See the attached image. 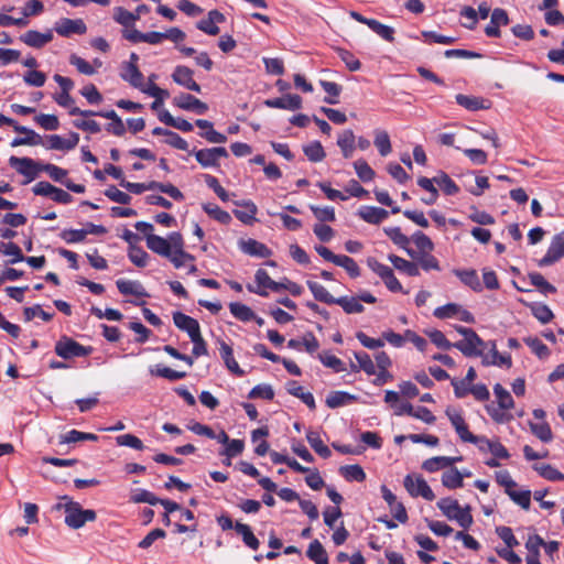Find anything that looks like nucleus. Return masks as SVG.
<instances>
[{"mask_svg": "<svg viewBox=\"0 0 564 564\" xmlns=\"http://www.w3.org/2000/svg\"><path fill=\"white\" fill-rule=\"evenodd\" d=\"M55 32L64 37H69L73 34H85L87 26L82 19L62 18L55 22Z\"/></svg>", "mask_w": 564, "mask_h": 564, "instance_id": "nucleus-10", "label": "nucleus"}, {"mask_svg": "<svg viewBox=\"0 0 564 564\" xmlns=\"http://www.w3.org/2000/svg\"><path fill=\"white\" fill-rule=\"evenodd\" d=\"M356 174L362 182H369L375 177V171L371 166L362 159L354 162Z\"/></svg>", "mask_w": 564, "mask_h": 564, "instance_id": "nucleus-64", "label": "nucleus"}, {"mask_svg": "<svg viewBox=\"0 0 564 564\" xmlns=\"http://www.w3.org/2000/svg\"><path fill=\"white\" fill-rule=\"evenodd\" d=\"M531 312L532 315L542 324L550 323L554 317V314L551 311V308L547 305L541 303L532 304Z\"/></svg>", "mask_w": 564, "mask_h": 564, "instance_id": "nucleus-61", "label": "nucleus"}, {"mask_svg": "<svg viewBox=\"0 0 564 564\" xmlns=\"http://www.w3.org/2000/svg\"><path fill=\"white\" fill-rule=\"evenodd\" d=\"M238 247L241 252L250 257L269 258L272 254V251L264 243L252 238L240 239Z\"/></svg>", "mask_w": 564, "mask_h": 564, "instance_id": "nucleus-16", "label": "nucleus"}, {"mask_svg": "<svg viewBox=\"0 0 564 564\" xmlns=\"http://www.w3.org/2000/svg\"><path fill=\"white\" fill-rule=\"evenodd\" d=\"M203 209L206 214L213 217L215 220L220 224L228 225L231 221V216L228 212L221 209L216 204H205Z\"/></svg>", "mask_w": 564, "mask_h": 564, "instance_id": "nucleus-52", "label": "nucleus"}, {"mask_svg": "<svg viewBox=\"0 0 564 564\" xmlns=\"http://www.w3.org/2000/svg\"><path fill=\"white\" fill-rule=\"evenodd\" d=\"M357 215L368 224L378 225L388 218L389 213L376 206H361Z\"/></svg>", "mask_w": 564, "mask_h": 564, "instance_id": "nucleus-28", "label": "nucleus"}, {"mask_svg": "<svg viewBox=\"0 0 564 564\" xmlns=\"http://www.w3.org/2000/svg\"><path fill=\"white\" fill-rule=\"evenodd\" d=\"M375 140L373 143L378 149L381 156H387L392 151V145L390 141L389 133L382 129H376L373 131Z\"/></svg>", "mask_w": 564, "mask_h": 564, "instance_id": "nucleus-38", "label": "nucleus"}, {"mask_svg": "<svg viewBox=\"0 0 564 564\" xmlns=\"http://www.w3.org/2000/svg\"><path fill=\"white\" fill-rule=\"evenodd\" d=\"M369 29L388 42L394 41V30L389 25L382 24L381 22L372 19L370 20Z\"/></svg>", "mask_w": 564, "mask_h": 564, "instance_id": "nucleus-62", "label": "nucleus"}, {"mask_svg": "<svg viewBox=\"0 0 564 564\" xmlns=\"http://www.w3.org/2000/svg\"><path fill=\"white\" fill-rule=\"evenodd\" d=\"M173 104L180 109L194 111L197 115H204L208 110L207 104L200 101L193 95L181 94L173 99Z\"/></svg>", "mask_w": 564, "mask_h": 564, "instance_id": "nucleus-15", "label": "nucleus"}, {"mask_svg": "<svg viewBox=\"0 0 564 564\" xmlns=\"http://www.w3.org/2000/svg\"><path fill=\"white\" fill-rule=\"evenodd\" d=\"M354 356L358 362V369L365 371L368 376L376 375V365L367 352L356 351Z\"/></svg>", "mask_w": 564, "mask_h": 564, "instance_id": "nucleus-58", "label": "nucleus"}, {"mask_svg": "<svg viewBox=\"0 0 564 564\" xmlns=\"http://www.w3.org/2000/svg\"><path fill=\"white\" fill-rule=\"evenodd\" d=\"M98 436L93 433H85L77 430H70L67 433L61 435V443H76L80 441H97Z\"/></svg>", "mask_w": 564, "mask_h": 564, "instance_id": "nucleus-49", "label": "nucleus"}, {"mask_svg": "<svg viewBox=\"0 0 564 564\" xmlns=\"http://www.w3.org/2000/svg\"><path fill=\"white\" fill-rule=\"evenodd\" d=\"M531 432L542 442L549 443L553 440V433L550 425L546 422L533 423L530 422Z\"/></svg>", "mask_w": 564, "mask_h": 564, "instance_id": "nucleus-54", "label": "nucleus"}, {"mask_svg": "<svg viewBox=\"0 0 564 564\" xmlns=\"http://www.w3.org/2000/svg\"><path fill=\"white\" fill-rule=\"evenodd\" d=\"M455 99L459 106L470 111L489 108L488 101L479 97L458 94Z\"/></svg>", "mask_w": 564, "mask_h": 564, "instance_id": "nucleus-35", "label": "nucleus"}, {"mask_svg": "<svg viewBox=\"0 0 564 564\" xmlns=\"http://www.w3.org/2000/svg\"><path fill=\"white\" fill-rule=\"evenodd\" d=\"M442 484L448 489H456L463 487L464 474L456 468H449L442 475Z\"/></svg>", "mask_w": 564, "mask_h": 564, "instance_id": "nucleus-37", "label": "nucleus"}, {"mask_svg": "<svg viewBox=\"0 0 564 564\" xmlns=\"http://www.w3.org/2000/svg\"><path fill=\"white\" fill-rule=\"evenodd\" d=\"M224 21L225 15L223 13L217 10H212L208 12L207 18L197 22L196 26L208 35H217L219 33L218 23H223Z\"/></svg>", "mask_w": 564, "mask_h": 564, "instance_id": "nucleus-24", "label": "nucleus"}, {"mask_svg": "<svg viewBox=\"0 0 564 564\" xmlns=\"http://www.w3.org/2000/svg\"><path fill=\"white\" fill-rule=\"evenodd\" d=\"M113 20L126 29H130L139 20V14H134L122 7H116L113 9Z\"/></svg>", "mask_w": 564, "mask_h": 564, "instance_id": "nucleus-44", "label": "nucleus"}, {"mask_svg": "<svg viewBox=\"0 0 564 564\" xmlns=\"http://www.w3.org/2000/svg\"><path fill=\"white\" fill-rule=\"evenodd\" d=\"M130 500L134 503H149L151 506H155L159 503L160 498L147 489L139 488L131 492Z\"/></svg>", "mask_w": 564, "mask_h": 564, "instance_id": "nucleus-50", "label": "nucleus"}, {"mask_svg": "<svg viewBox=\"0 0 564 564\" xmlns=\"http://www.w3.org/2000/svg\"><path fill=\"white\" fill-rule=\"evenodd\" d=\"M254 281L257 285L248 284L247 289L251 293H256L260 296H267L268 291L272 290V288H278L276 282L273 281L268 272L263 269H259L254 274Z\"/></svg>", "mask_w": 564, "mask_h": 564, "instance_id": "nucleus-18", "label": "nucleus"}, {"mask_svg": "<svg viewBox=\"0 0 564 564\" xmlns=\"http://www.w3.org/2000/svg\"><path fill=\"white\" fill-rule=\"evenodd\" d=\"M55 352L63 359H70L74 357H85L91 352V347H85L74 339L63 336L56 341Z\"/></svg>", "mask_w": 564, "mask_h": 564, "instance_id": "nucleus-4", "label": "nucleus"}, {"mask_svg": "<svg viewBox=\"0 0 564 564\" xmlns=\"http://www.w3.org/2000/svg\"><path fill=\"white\" fill-rule=\"evenodd\" d=\"M306 284L315 300L326 304H335L336 297H334L322 284L315 281H307Z\"/></svg>", "mask_w": 564, "mask_h": 564, "instance_id": "nucleus-43", "label": "nucleus"}, {"mask_svg": "<svg viewBox=\"0 0 564 564\" xmlns=\"http://www.w3.org/2000/svg\"><path fill=\"white\" fill-rule=\"evenodd\" d=\"M235 204L238 207L234 210L235 217L245 225H252L256 221V215L258 213L256 204L249 199L239 200Z\"/></svg>", "mask_w": 564, "mask_h": 564, "instance_id": "nucleus-21", "label": "nucleus"}, {"mask_svg": "<svg viewBox=\"0 0 564 564\" xmlns=\"http://www.w3.org/2000/svg\"><path fill=\"white\" fill-rule=\"evenodd\" d=\"M172 239L174 249L167 256V259L173 263L174 268H185L188 262H194L195 258L184 250L183 236H173Z\"/></svg>", "mask_w": 564, "mask_h": 564, "instance_id": "nucleus-11", "label": "nucleus"}, {"mask_svg": "<svg viewBox=\"0 0 564 564\" xmlns=\"http://www.w3.org/2000/svg\"><path fill=\"white\" fill-rule=\"evenodd\" d=\"M79 142V135L76 132H72L68 138H62L58 134H53L47 138V149L51 150H72Z\"/></svg>", "mask_w": 564, "mask_h": 564, "instance_id": "nucleus-27", "label": "nucleus"}, {"mask_svg": "<svg viewBox=\"0 0 564 564\" xmlns=\"http://www.w3.org/2000/svg\"><path fill=\"white\" fill-rule=\"evenodd\" d=\"M12 127H13L14 131L21 133V137H23V138H14L10 143L12 148L20 147V145H37L42 142L41 135L37 134L32 129L24 127V126H20L17 122H14L12 124Z\"/></svg>", "mask_w": 564, "mask_h": 564, "instance_id": "nucleus-20", "label": "nucleus"}, {"mask_svg": "<svg viewBox=\"0 0 564 564\" xmlns=\"http://www.w3.org/2000/svg\"><path fill=\"white\" fill-rule=\"evenodd\" d=\"M456 332L463 336L462 340L453 344L465 357H479L485 350V344L478 334L473 329L464 326H456Z\"/></svg>", "mask_w": 564, "mask_h": 564, "instance_id": "nucleus-1", "label": "nucleus"}, {"mask_svg": "<svg viewBox=\"0 0 564 564\" xmlns=\"http://www.w3.org/2000/svg\"><path fill=\"white\" fill-rule=\"evenodd\" d=\"M303 151L311 162H321L326 155L323 145L318 141L304 145Z\"/></svg>", "mask_w": 564, "mask_h": 564, "instance_id": "nucleus-57", "label": "nucleus"}, {"mask_svg": "<svg viewBox=\"0 0 564 564\" xmlns=\"http://www.w3.org/2000/svg\"><path fill=\"white\" fill-rule=\"evenodd\" d=\"M194 72L187 66L184 65H177L174 68V72L172 73V79L177 85L195 91L200 93L202 88L194 80Z\"/></svg>", "mask_w": 564, "mask_h": 564, "instance_id": "nucleus-14", "label": "nucleus"}, {"mask_svg": "<svg viewBox=\"0 0 564 564\" xmlns=\"http://www.w3.org/2000/svg\"><path fill=\"white\" fill-rule=\"evenodd\" d=\"M317 357L325 367L333 369L335 372H343L346 370L345 364L329 352L323 351L318 354Z\"/></svg>", "mask_w": 564, "mask_h": 564, "instance_id": "nucleus-59", "label": "nucleus"}, {"mask_svg": "<svg viewBox=\"0 0 564 564\" xmlns=\"http://www.w3.org/2000/svg\"><path fill=\"white\" fill-rule=\"evenodd\" d=\"M120 77L133 88L142 87L143 74L134 65H121Z\"/></svg>", "mask_w": 564, "mask_h": 564, "instance_id": "nucleus-32", "label": "nucleus"}, {"mask_svg": "<svg viewBox=\"0 0 564 564\" xmlns=\"http://www.w3.org/2000/svg\"><path fill=\"white\" fill-rule=\"evenodd\" d=\"M389 260L397 270L405 273L409 276H417L420 274L419 265L415 262L405 260L395 254H390Z\"/></svg>", "mask_w": 564, "mask_h": 564, "instance_id": "nucleus-34", "label": "nucleus"}, {"mask_svg": "<svg viewBox=\"0 0 564 564\" xmlns=\"http://www.w3.org/2000/svg\"><path fill=\"white\" fill-rule=\"evenodd\" d=\"M322 88L329 95L324 101L329 105L338 104V97L341 93V86L334 82L321 80Z\"/></svg>", "mask_w": 564, "mask_h": 564, "instance_id": "nucleus-56", "label": "nucleus"}, {"mask_svg": "<svg viewBox=\"0 0 564 564\" xmlns=\"http://www.w3.org/2000/svg\"><path fill=\"white\" fill-rule=\"evenodd\" d=\"M509 18L505 9L497 8L492 11L490 22L485 29V33L489 37L500 36V26L507 25Z\"/></svg>", "mask_w": 564, "mask_h": 564, "instance_id": "nucleus-25", "label": "nucleus"}, {"mask_svg": "<svg viewBox=\"0 0 564 564\" xmlns=\"http://www.w3.org/2000/svg\"><path fill=\"white\" fill-rule=\"evenodd\" d=\"M564 257V230L556 234L551 241V245L545 256L539 261L540 267L551 265Z\"/></svg>", "mask_w": 564, "mask_h": 564, "instance_id": "nucleus-13", "label": "nucleus"}, {"mask_svg": "<svg viewBox=\"0 0 564 564\" xmlns=\"http://www.w3.org/2000/svg\"><path fill=\"white\" fill-rule=\"evenodd\" d=\"M462 456H435L423 462L422 468L429 473H435L441 469H449L455 463L462 462Z\"/></svg>", "mask_w": 564, "mask_h": 564, "instance_id": "nucleus-26", "label": "nucleus"}, {"mask_svg": "<svg viewBox=\"0 0 564 564\" xmlns=\"http://www.w3.org/2000/svg\"><path fill=\"white\" fill-rule=\"evenodd\" d=\"M229 310H230V313L237 319H239L241 322H249L254 318L253 311L249 306H247L242 303H238V302L230 303Z\"/></svg>", "mask_w": 564, "mask_h": 564, "instance_id": "nucleus-51", "label": "nucleus"}, {"mask_svg": "<svg viewBox=\"0 0 564 564\" xmlns=\"http://www.w3.org/2000/svg\"><path fill=\"white\" fill-rule=\"evenodd\" d=\"M288 392L303 401L310 409H315V399L311 392H305L303 387L296 381L288 383Z\"/></svg>", "mask_w": 564, "mask_h": 564, "instance_id": "nucleus-40", "label": "nucleus"}, {"mask_svg": "<svg viewBox=\"0 0 564 564\" xmlns=\"http://www.w3.org/2000/svg\"><path fill=\"white\" fill-rule=\"evenodd\" d=\"M355 141L356 137L352 130H345L338 135L337 145L339 147L345 159L352 156L355 151Z\"/></svg>", "mask_w": 564, "mask_h": 564, "instance_id": "nucleus-33", "label": "nucleus"}, {"mask_svg": "<svg viewBox=\"0 0 564 564\" xmlns=\"http://www.w3.org/2000/svg\"><path fill=\"white\" fill-rule=\"evenodd\" d=\"M194 155L197 162L205 169L207 167H218L219 161L223 158L228 156V152L225 148H209V149H200L194 151Z\"/></svg>", "mask_w": 564, "mask_h": 564, "instance_id": "nucleus-9", "label": "nucleus"}, {"mask_svg": "<svg viewBox=\"0 0 564 564\" xmlns=\"http://www.w3.org/2000/svg\"><path fill=\"white\" fill-rule=\"evenodd\" d=\"M529 279L531 284L540 290L544 295L550 293H555L556 289L551 283H549L544 276L539 272L529 273Z\"/></svg>", "mask_w": 564, "mask_h": 564, "instance_id": "nucleus-60", "label": "nucleus"}, {"mask_svg": "<svg viewBox=\"0 0 564 564\" xmlns=\"http://www.w3.org/2000/svg\"><path fill=\"white\" fill-rule=\"evenodd\" d=\"M263 104L268 108L295 111L302 108V98L299 95L288 94L280 98L265 99Z\"/></svg>", "mask_w": 564, "mask_h": 564, "instance_id": "nucleus-17", "label": "nucleus"}, {"mask_svg": "<svg viewBox=\"0 0 564 564\" xmlns=\"http://www.w3.org/2000/svg\"><path fill=\"white\" fill-rule=\"evenodd\" d=\"M20 40L30 47L42 48L53 40V32L52 30H47L41 33L35 30H30L22 34Z\"/></svg>", "mask_w": 564, "mask_h": 564, "instance_id": "nucleus-22", "label": "nucleus"}, {"mask_svg": "<svg viewBox=\"0 0 564 564\" xmlns=\"http://www.w3.org/2000/svg\"><path fill=\"white\" fill-rule=\"evenodd\" d=\"M341 476L348 481H364L366 474L359 465H346L340 467Z\"/></svg>", "mask_w": 564, "mask_h": 564, "instance_id": "nucleus-55", "label": "nucleus"}, {"mask_svg": "<svg viewBox=\"0 0 564 564\" xmlns=\"http://www.w3.org/2000/svg\"><path fill=\"white\" fill-rule=\"evenodd\" d=\"M479 357L481 358V364L484 366H498L510 368L512 365L511 356L499 354L495 340L486 341L485 350H482V355Z\"/></svg>", "mask_w": 564, "mask_h": 564, "instance_id": "nucleus-7", "label": "nucleus"}, {"mask_svg": "<svg viewBox=\"0 0 564 564\" xmlns=\"http://www.w3.org/2000/svg\"><path fill=\"white\" fill-rule=\"evenodd\" d=\"M434 181L446 195H455L459 192L455 182L444 172L434 176Z\"/></svg>", "mask_w": 564, "mask_h": 564, "instance_id": "nucleus-53", "label": "nucleus"}, {"mask_svg": "<svg viewBox=\"0 0 564 564\" xmlns=\"http://www.w3.org/2000/svg\"><path fill=\"white\" fill-rule=\"evenodd\" d=\"M173 236H182L180 232L174 231L169 234L166 238H163L161 236L154 235L148 237L147 246L148 248L153 251L154 253L167 258L170 253L173 251Z\"/></svg>", "mask_w": 564, "mask_h": 564, "instance_id": "nucleus-12", "label": "nucleus"}, {"mask_svg": "<svg viewBox=\"0 0 564 564\" xmlns=\"http://www.w3.org/2000/svg\"><path fill=\"white\" fill-rule=\"evenodd\" d=\"M173 322L178 329L187 333L189 338L200 335L199 323L184 313L175 312L173 314Z\"/></svg>", "mask_w": 564, "mask_h": 564, "instance_id": "nucleus-19", "label": "nucleus"}, {"mask_svg": "<svg viewBox=\"0 0 564 564\" xmlns=\"http://www.w3.org/2000/svg\"><path fill=\"white\" fill-rule=\"evenodd\" d=\"M383 231L394 245L405 250L411 258H416V251L409 248L410 238L402 234L399 227H384Z\"/></svg>", "mask_w": 564, "mask_h": 564, "instance_id": "nucleus-29", "label": "nucleus"}, {"mask_svg": "<svg viewBox=\"0 0 564 564\" xmlns=\"http://www.w3.org/2000/svg\"><path fill=\"white\" fill-rule=\"evenodd\" d=\"M453 272L462 281V283L469 286L473 291H475V292L482 291V284L479 281L476 270H474V269H469V270L455 269Z\"/></svg>", "mask_w": 564, "mask_h": 564, "instance_id": "nucleus-31", "label": "nucleus"}, {"mask_svg": "<svg viewBox=\"0 0 564 564\" xmlns=\"http://www.w3.org/2000/svg\"><path fill=\"white\" fill-rule=\"evenodd\" d=\"M533 469L543 478L551 480V481H557L564 479V474L558 471L556 468H554L550 464H534Z\"/></svg>", "mask_w": 564, "mask_h": 564, "instance_id": "nucleus-45", "label": "nucleus"}, {"mask_svg": "<svg viewBox=\"0 0 564 564\" xmlns=\"http://www.w3.org/2000/svg\"><path fill=\"white\" fill-rule=\"evenodd\" d=\"M306 440L310 444V446L315 451L316 454H318L323 458H328L332 456V451L328 448L327 445L324 444L323 440L321 438V435L316 431L310 430L306 433Z\"/></svg>", "mask_w": 564, "mask_h": 564, "instance_id": "nucleus-36", "label": "nucleus"}, {"mask_svg": "<svg viewBox=\"0 0 564 564\" xmlns=\"http://www.w3.org/2000/svg\"><path fill=\"white\" fill-rule=\"evenodd\" d=\"M58 509L65 511V523L72 529H79L87 522L96 519V512L90 509H83L78 502L68 500L64 505L58 503Z\"/></svg>", "mask_w": 564, "mask_h": 564, "instance_id": "nucleus-3", "label": "nucleus"}, {"mask_svg": "<svg viewBox=\"0 0 564 564\" xmlns=\"http://www.w3.org/2000/svg\"><path fill=\"white\" fill-rule=\"evenodd\" d=\"M436 505L448 520L456 521L463 529H468L473 524L469 506L460 507L458 501L453 498H443Z\"/></svg>", "mask_w": 564, "mask_h": 564, "instance_id": "nucleus-2", "label": "nucleus"}, {"mask_svg": "<svg viewBox=\"0 0 564 564\" xmlns=\"http://www.w3.org/2000/svg\"><path fill=\"white\" fill-rule=\"evenodd\" d=\"M116 285L123 295H133L141 299L149 296V293L139 281L120 279L117 280Z\"/></svg>", "mask_w": 564, "mask_h": 564, "instance_id": "nucleus-30", "label": "nucleus"}, {"mask_svg": "<svg viewBox=\"0 0 564 564\" xmlns=\"http://www.w3.org/2000/svg\"><path fill=\"white\" fill-rule=\"evenodd\" d=\"M403 482L406 491L412 497H422L427 501L434 500L435 495L422 476L408 475Z\"/></svg>", "mask_w": 564, "mask_h": 564, "instance_id": "nucleus-5", "label": "nucleus"}, {"mask_svg": "<svg viewBox=\"0 0 564 564\" xmlns=\"http://www.w3.org/2000/svg\"><path fill=\"white\" fill-rule=\"evenodd\" d=\"M9 164L11 167L15 169V171L26 177V182H32L37 176L39 172H41L42 164L35 162L30 158H18L11 156L9 159Z\"/></svg>", "mask_w": 564, "mask_h": 564, "instance_id": "nucleus-8", "label": "nucleus"}, {"mask_svg": "<svg viewBox=\"0 0 564 564\" xmlns=\"http://www.w3.org/2000/svg\"><path fill=\"white\" fill-rule=\"evenodd\" d=\"M335 304L339 305L347 314H358L365 311L357 296L336 297Z\"/></svg>", "mask_w": 564, "mask_h": 564, "instance_id": "nucleus-39", "label": "nucleus"}, {"mask_svg": "<svg viewBox=\"0 0 564 564\" xmlns=\"http://www.w3.org/2000/svg\"><path fill=\"white\" fill-rule=\"evenodd\" d=\"M235 530L239 535H241L243 543L248 547L252 550H257L259 547V540L256 538L248 524L236 522Z\"/></svg>", "mask_w": 564, "mask_h": 564, "instance_id": "nucleus-42", "label": "nucleus"}, {"mask_svg": "<svg viewBox=\"0 0 564 564\" xmlns=\"http://www.w3.org/2000/svg\"><path fill=\"white\" fill-rule=\"evenodd\" d=\"M218 349L220 357L226 366V368L234 375L238 377H242L245 371L239 367L238 362L234 357V351L230 345L226 341L218 339Z\"/></svg>", "mask_w": 564, "mask_h": 564, "instance_id": "nucleus-23", "label": "nucleus"}, {"mask_svg": "<svg viewBox=\"0 0 564 564\" xmlns=\"http://www.w3.org/2000/svg\"><path fill=\"white\" fill-rule=\"evenodd\" d=\"M494 394L497 399L498 406L501 408V410H511L514 408L512 395L500 383H496L494 386Z\"/></svg>", "mask_w": 564, "mask_h": 564, "instance_id": "nucleus-41", "label": "nucleus"}, {"mask_svg": "<svg viewBox=\"0 0 564 564\" xmlns=\"http://www.w3.org/2000/svg\"><path fill=\"white\" fill-rule=\"evenodd\" d=\"M0 253L11 257L9 262L14 264L24 260V256L18 245L14 242H0Z\"/></svg>", "mask_w": 564, "mask_h": 564, "instance_id": "nucleus-48", "label": "nucleus"}, {"mask_svg": "<svg viewBox=\"0 0 564 564\" xmlns=\"http://www.w3.org/2000/svg\"><path fill=\"white\" fill-rule=\"evenodd\" d=\"M509 498L520 506L522 509L528 510L531 506V491L524 489H517L513 487L511 490L507 492Z\"/></svg>", "mask_w": 564, "mask_h": 564, "instance_id": "nucleus-46", "label": "nucleus"}, {"mask_svg": "<svg viewBox=\"0 0 564 564\" xmlns=\"http://www.w3.org/2000/svg\"><path fill=\"white\" fill-rule=\"evenodd\" d=\"M417 261V265H420L423 270L430 271V270H436L440 271L441 267L438 263V260L432 256L430 252L421 253L419 254L416 252V258H413Z\"/></svg>", "mask_w": 564, "mask_h": 564, "instance_id": "nucleus-63", "label": "nucleus"}, {"mask_svg": "<svg viewBox=\"0 0 564 564\" xmlns=\"http://www.w3.org/2000/svg\"><path fill=\"white\" fill-rule=\"evenodd\" d=\"M32 191L37 196L50 197L51 199L59 204L66 205L73 202V196L69 193L62 188L55 187L48 182L42 181L36 183L33 186Z\"/></svg>", "mask_w": 564, "mask_h": 564, "instance_id": "nucleus-6", "label": "nucleus"}, {"mask_svg": "<svg viewBox=\"0 0 564 564\" xmlns=\"http://www.w3.org/2000/svg\"><path fill=\"white\" fill-rule=\"evenodd\" d=\"M355 399L354 395L344 391H334L326 398V405L330 409L343 406Z\"/></svg>", "mask_w": 564, "mask_h": 564, "instance_id": "nucleus-47", "label": "nucleus"}]
</instances>
